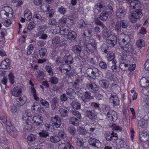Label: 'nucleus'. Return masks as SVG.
Listing matches in <instances>:
<instances>
[{"mask_svg":"<svg viewBox=\"0 0 149 149\" xmlns=\"http://www.w3.org/2000/svg\"><path fill=\"white\" fill-rule=\"evenodd\" d=\"M27 101V98L25 96H19L16 99L13 106L11 108V111L13 113L17 112V109H19L24 105Z\"/></svg>","mask_w":149,"mask_h":149,"instance_id":"1","label":"nucleus"},{"mask_svg":"<svg viewBox=\"0 0 149 149\" xmlns=\"http://www.w3.org/2000/svg\"><path fill=\"white\" fill-rule=\"evenodd\" d=\"M143 16L141 10L139 8L136 9L132 13H130L128 15V19L132 23L136 22L138 19Z\"/></svg>","mask_w":149,"mask_h":149,"instance_id":"2","label":"nucleus"},{"mask_svg":"<svg viewBox=\"0 0 149 149\" xmlns=\"http://www.w3.org/2000/svg\"><path fill=\"white\" fill-rule=\"evenodd\" d=\"M127 13V10L123 7H118L116 8V15L117 18L123 19Z\"/></svg>","mask_w":149,"mask_h":149,"instance_id":"3","label":"nucleus"},{"mask_svg":"<svg viewBox=\"0 0 149 149\" xmlns=\"http://www.w3.org/2000/svg\"><path fill=\"white\" fill-rule=\"evenodd\" d=\"M106 41L108 46L113 47L117 44V37L115 35H110L107 37Z\"/></svg>","mask_w":149,"mask_h":149,"instance_id":"4","label":"nucleus"},{"mask_svg":"<svg viewBox=\"0 0 149 149\" xmlns=\"http://www.w3.org/2000/svg\"><path fill=\"white\" fill-rule=\"evenodd\" d=\"M119 49L123 53H132L133 52L134 49L132 45L129 43H127L125 46L120 44Z\"/></svg>","mask_w":149,"mask_h":149,"instance_id":"5","label":"nucleus"},{"mask_svg":"<svg viewBox=\"0 0 149 149\" xmlns=\"http://www.w3.org/2000/svg\"><path fill=\"white\" fill-rule=\"evenodd\" d=\"M6 129L9 134L12 136L15 137L17 135V132L15 127L12 125L10 122L7 123Z\"/></svg>","mask_w":149,"mask_h":149,"instance_id":"6","label":"nucleus"},{"mask_svg":"<svg viewBox=\"0 0 149 149\" xmlns=\"http://www.w3.org/2000/svg\"><path fill=\"white\" fill-rule=\"evenodd\" d=\"M51 121L53 125L56 128L60 127L62 124L60 118L57 115L52 117Z\"/></svg>","mask_w":149,"mask_h":149,"instance_id":"7","label":"nucleus"},{"mask_svg":"<svg viewBox=\"0 0 149 149\" xmlns=\"http://www.w3.org/2000/svg\"><path fill=\"white\" fill-rule=\"evenodd\" d=\"M86 88L91 92H95L98 91L99 87L93 81H89L86 84Z\"/></svg>","mask_w":149,"mask_h":149,"instance_id":"8","label":"nucleus"},{"mask_svg":"<svg viewBox=\"0 0 149 149\" xmlns=\"http://www.w3.org/2000/svg\"><path fill=\"white\" fill-rule=\"evenodd\" d=\"M88 142L89 145L97 148H99L101 146V143L94 138L90 137Z\"/></svg>","mask_w":149,"mask_h":149,"instance_id":"9","label":"nucleus"},{"mask_svg":"<svg viewBox=\"0 0 149 149\" xmlns=\"http://www.w3.org/2000/svg\"><path fill=\"white\" fill-rule=\"evenodd\" d=\"M86 72L89 74L91 77L92 76L93 77H94L95 78L96 77L98 76L99 70L94 67L88 68L86 70Z\"/></svg>","mask_w":149,"mask_h":149,"instance_id":"10","label":"nucleus"},{"mask_svg":"<svg viewBox=\"0 0 149 149\" xmlns=\"http://www.w3.org/2000/svg\"><path fill=\"white\" fill-rule=\"evenodd\" d=\"M96 43L94 40L86 44L85 45L86 48L88 49V52L91 53L95 52L96 51Z\"/></svg>","mask_w":149,"mask_h":149,"instance_id":"11","label":"nucleus"},{"mask_svg":"<svg viewBox=\"0 0 149 149\" xmlns=\"http://www.w3.org/2000/svg\"><path fill=\"white\" fill-rule=\"evenodd\" d=\"M107 117L111 121H115L118 118V116L116 112L112 110H109L107 113Z\"/></svg>","mask_w":149,"mask_h":149,"instance_id":"12","label":"nucleus"},{"mask_svg":"<svg viewBox=\"0 0 149 149\" xmlns=\"http://www.w3.org/2000/svg\"><path fill=\"white\" fill-rule=\"evenodd\" d=\"M60 71L63 73L69 72L71 69V66L67 64H63L59 67Z\"/></svg>","mask_w":149,"mask_h":149,"instance_id":"13","label":"nucleus"},{"mask_svg":"<svg viewBox=\"0 0 149 149\" xmlns=\"http://www.w3.org/2000/svg\"><path fill=\"white\" fill-rule=\"evenodd\" d=\"M115 138L113 140H114L117 139L118 137L116 133L114 134L113 133H110L109 132H107L105 136V139L107 141H111L113 140V138Z\"/></svg>","mask_w":149,"mask_h":149,"instance_id":"14","label":"nucleus"},{"mask_svg":"<svg viewBox=\"0 0 149 149\" xmlns=\"http://www.w3.org/2000/svg\"><path fill=\"white\" fill-rule=\"evenodd\" d=\"M10 92L13 96L15 97H19L21 95L22 91L21 88L16 87L13 89Z\"/></svg>","mask_w":149,"mask_h":149,"instance_id":"15","label":"nucleus"},{"mask_svg":"<svg viewBox=\"0 0 149 149\" xmlns=\"http://www.w3.org/2000/svg\"><path fill=\"white\" fill-rule=\"evenodd\" d=\"M10 59L7 58L1 61L0 65V69H7L10 67Z\"/></svg>","mask_w":149,"mask_h":149,"instance_id":"16","label":"nucleus"},{"mask_svg":"<svg viewBox=\"0 0 149 149\" xmlns=\"http://www.w3.org/2000/svg\"><path fill=\"white\" fill-rule=\"evenodd\" d=\"M139 136V139L142 142L145 143L149 140V134L146 132H140Z\"/></svg>","mask_w":149,"mask_h":149,"instance_id":"17","label":"nucleus"},{"mask_svg":"<svg viewBox=\"0 0 149 149\" xmlns=\"http://www.w3.org/2000/svg\"><path fill=\"white\" fill-rule=\"evenodd\" d=\"M86 116L90 119L92 120H95L97 118L96 114L92 110H86L85 112Z\"/></svg>","mask_w":149,"mask_h":149,"instance_id":"18","label":"nucleus"},{"mask_svg":"<svg viewBox=\"0 0 149 149\" xmlns=\"http://www.w3.org/2000/svg\"><path fill=\"white\" fill-rule=\"evenodd\" d=\"M66 94L68 95V97L71 100L74 99V95L75 93L74 91L72 88H67L66 90Z\"/></svg>","mask_w":149,"mask_h":149,"instance_id":"19","label":"nucleus"},{"mask_svg":"<svg viewBox=\"0 0 149 149\" xmlns=\"http://www.w3.org/2000/svg\"><path fill=\"white\" fill-rule=\"evenodd\" d=\"M32 120L34 123L37 126L39 125L42 122V117L39 115L34 116Z\"/></svg>","mask_w":149,"mask_h":149,"instance_id":"20","label":"nucleus"},{"mask_svg":"<svg viewBox=\"0 0 149 149\" xmlns=\"http://www.w3.org/2000/svg\"><path fill=\"white\" fill-rule=\"evenodd\" d=\"M58 30L60 34L64 35L67 34L70 31V29L67 26H62L61 27H58Z\"/></svg>","mask_w":149,"mask_h":149,"instance_id":"21","label":"nucleus"},{"mask_svg":"<svg viewBox=\"0 0 149 149\" xmlns=\"http://www.w3.org/2000/svg\"><path fill=\"white\" fill-rule=\"evenodd\" d=\"M140 6L139 2L135 0L130 2V7L131 10L139 9Z\"/></svg>","mask_w":149,"mask_h":149,"instance_id":"22","label":"nucleus"},{"mask_svg":"<svg viewBox=\"0 0 149 149\" xmlns=\"http://www.w3.org/2000/svg\"><path fill=\"white\" fill-rule=\"evenodd\" d=\"M89 92L86 91L84 95H82L81 98L82 101V103L85 105L89 101Z\"/></svg>","mask_w":149,"mask_h":149,"instance_id":"23","label":"nucleus"},{"mask_svg":"<svg viewBox=\"0 0 149 149\" xmlns=\"http://www.w3.org/2000/svg\"><path fill=\"white\" fill-rule=\"evenodd\" d=\"M110 100L111 102L113 103L114 106L118 105L119 103V100L116 95H111L110 98Z\"/></svg>","mask_w":149,"mask_h":149,"instance_id":"24","label":"nucleus"},{"mask_svg":"<svg viewBox=\"0 0 149 149\" xmlns=\"http://www.w3.org/2000/svg\"><path fill=\"white\" fill-rule=\"evenodd\" d=\"M105 6V4L104 3L100 2L95 5L94 8L95 9H97L98 11L101 12L102 10H104Z\"/></svg>","mask_w":149,"mask_h":149,"instance_id":"25","label":"nucleus"},{"mask_svg":"<svg viewBox=\"0 0 149 149\" xmlns=\"http://www.w3.org/2000/svg\"><path fill=\"white\" fill-rule=\"evenodd\" d=\"M141 86L145 88L149 85V80H148L145 77H143L141 79L140 81Z\"/></svg>","mask_w":149,"mask_h":149,"instance_id":"26","label":"nucleus"},{"mask_svg":"<svg viewBox=\"0 0 149 149\" xmlns=\"http://www.w3.org/2000/svg\"><path fill=\"white\" fill-rule=\"evenodd\" d=\"M80 81V80L78 79L76 80L73 83H72V88H75L76 91L78 92H81V91H80V88L79 83Z\"/></svg>","mask_w":149,"mask_h":149,"instance_id":"27","label":"nucleus"},{"mask_svg":"<svg viewBox=\"0 0 149 149\" xmlns=\"http://www.w3.org/2000/svg\"><path fill=\"white\" fill-rule=\"evenodd\" d=\"M32 109L35 112L39 113L41 109V106L37 103H34L32 107Z\"/></svg>","mask_w":149,"mask_h":149,"instance_id":"28","label":"nucleus"},{"mask_svg":"<svg viewBox=\"0 0 149 149\" xmlns=\"http://www.w3.org/2000/svg\"><path fill=\"white\" fill-rule=\"evenodd\" d=\"M39 54L40 57L41 58H45L47 54V49L45 48H41L39 50Z\"/></svg>","mask_w":149,"mask_h":149,"instance_id":"29","label":"nucleus"},{"mask_svg":"<svg viewBox=\"0 0 149 149\" xmlns=\"http://www.w3.org/2000/svg\"><path fill=\"white\" fill-rule=\"evenodd\" d=\"M72 50L75 54H79L81 52V48L79 45H75L72 47Z\"/></svg>","mask_w":149,"mask_h":149,"instance_id":"30","label":"nucleus"},{"mask_svg":"<svg viewBox=\"0 0 149 149\" xmlns=\"http://www.w3.org/2000/svg\"><path fill=\"white\" fill-rule=\"evenodd\" d=\"M99 84L100 86L103 88L107 89L108 88L109 82L106 80H102L99 81Z\"/></svg>","mask_w":149,"mask_h":149,"instance_id":"31","label":"nucleus"},{"mask_svg":"<svg viewBox=\"0 0 149 149\" xmlns=\"http://www.w3.org/2000/svg\"><path fill=\"white\" fill-rule=\"evenodd\" d=\"M77 34L74 31L69 32L67 34V37L70 40H74L77 37Z\"/></svg>","mask_w":149,"mask_h":149,"instance_id":"32","label":"nucleus"},{"mask_svg":"<svg viewBox=\"0 0 149 149\" xmlns=\"http://www.w3.org/2000/svg\"><path fill=\"white\" fill-rule=\"evenodd\" d=\"M69 120L70 123L75 126L78 125L79 122V119L73 117L70 118Z\"/></svg>","mask_w":149,"mask_h":149,"instance_id":"33","label":"nucleus"},{"mask_svg":"<svg viewBox=\"0 0 149 149\" xmlns=\"http://www.w3.org/2000/svg\"><path fill=\"white\" fill-rule=\"evenodd\" d=\"M71 107L74 109L78 110L80 109L81 104L76 101H72L70 103Z\"/></svg>","mask_w":149,"mask_h":149,"instance_id":"34","label":"nucleus"},{"mask_svg":"<svg viewBox=\"0 0 149 149\" xmlns=\"http://www.w3.org/2000/svg\"><path fill=\"white\" fill-rule=\"evenodd\" d=\"M64 57L65 63H69L70 64L73 63L72 57L71 56L69 55H65Z\"/></svg>","mask_w":149,"mask_h":149,"instance_id":"35","label":"nucleus"},{"mask_svg":"<svg viewBox=\"0 0 149 149\" xmlns=\"http://www.w3.org/2000/svg\"><path fill=\"white\" fill-rule=\"evenodd\" d=\"M109 15L108 14L106 13V12L103 10L100 15L99 17L102 21H106Z\"/></svg>","mask_w":149,"mask_h":149,"instance_id":"36","label":"nucleus"},{"mask_svg":"<svg viewBox=\"0 0 149 149\" xmlns=\"http://www.w3.org/2000/svg\"><path fill=\"white\" fill-rule=\"evenodd\" d=\"M120 24L122 26L123 29L126 28L129 25V22L128 21L125 19L121 20L119 22Z\"/></svg>","mask_w":149,"mask_h":149,"instance_id":"37","label":"nucleus"},{"mask_svg":"<svg viewBox=\"0 0 149 149\" xmlns=\"http://www.w3.org/2000/svg\"><path fill=\"white\" fill-rule=\"evenodd\" d=\"M59 111L61 115L63 117H65L68 116V111L65 109L59 107Z\"/></svg>","mask_w":149,"mask_h":149,"instance_id":"38","label":"nucleus"},{"mask_svg":"<svg viewBox=\"0 0 149 149\" xmlns=\"http://www.w3.org/2000/svg\"><path fill=\"white\" fill-rule=\"evenodd\" d=\"M122 26L120 24V23H119V22H116L115 27V31L118 33L121 32L123 31L122 30Z\"/></svg>","mask_w":149,"mask_h":149,"instance_id":"39","label":"nucleus"},{"mask_svg":"<svg viewBox=\"0 0 149 149\" xmlns=\"http://www.w3.org/2000/svg\"><path fill=\"white\" fill-rule=\"evenodd\" d=\"M119 37L121 39L122 38V40L120 39V40H121L122 42L125 44V43H127L126 41L127 40L128 38H129V36L127 35H125L124 34H121Z\"/></svg>","mask_w":149,"mask_h":149,"instance_id":"40","label":"nucleus"},{"mask_svg":"<svg viewBox=\"0 0 149 149\" xmlns=\"http://www.w3.org/2000/svg\"><path fill=\"white\" fill-rule=\"evenodd\" d=\"M113 8L112 6H108L104 9L103 10L106 12V13L109 15L112 14L113 13Z\"/></svg>","mask_w":149,"mask_h":149,"instance_id":"41","label":"nucleus"},{"mask_svg":"<svg viewBox=\"0 0 149 149\" xmlns=\"http://www.w3.org/2000/svg\"><path fill=\"white\" fill-rule=\"evenodd\" d=\"M46 27L45 25H41L37 27V30L38 31V34H41L44 33V31L45 30Z\"/></svg>","mask_w":149,"mask_h":149,"instance_id":"42","label":"nucleus"},{"mask_svg":"<svg viewBox=\"0 0 149 149\" xmlns=\"http://www.w3.org/2000/svg\"><path fill=\"white\" fill-rule=\"evenodd\" d=\"M50 140L52 142L56 143L60 140V138L58 136L54 135L51 137Z\"/></svg>","mask_w":149,"mask_h":149,"instance_id":"43","label":"nucleus"},{"mask_svg":"<svg viewBox=\"0 0 149 149\" xmlns=\"http://www.w3.org/2000/svg\"><path fill=\"white\" fill-rule=\"evenodd\" d=\"M139 126L141 128H144L146 125V123L144 119L142 118L139 120L138 122Z\"/></svg>","mask_w":149,"mask_h":149,"instance_id":"44","label":"nucleus"},{"mask_svg":"<svg viewBox=\"0 0 149 149\" xmlns=\"http://www.w3.org/2000/svg\"><path fill=\"white\" fill-rule=\"evenodd\" d=\"M115 54L113 52H109L107 55V58L108 61H111L113 59H114Z\"/></svg>","mask_w":149,"mask_h":149,"instance_id":"45","label":"nucleus"},{"mask_svg":"<svg viewBox=\"0 0 149 149\" xmlns=\"http://www.w3.org/2000/svg\"><path fill=\"white\" fill-rule=\"evenodd\" d=\"M49 81L51 85L56 84L58 82V79L56 77H52L50 78Z\"/></svg>","mask_w":149,"mask_h":149,"instance_id":"46","label":"nucleus"},{"mask_svg":"<svg viewBox=\"0 0 149 149\" xmlns=\"http://www.w3.org/2000/svg\"><path fill=\"white\" fill-rule=\"evenodd\" d=\"M58 11L61 14L64 15L67 12L66 8L62 6H60L58 8Z\"/></svg>","mask_w":149,"mask_h":149,"instance_id":"47","label":"nucleus"},{"mask_svg":"<svg viewBox=\"0 0 149 149\" xmlns=\"http://www.w3.org/2000/svg\"><path fill=\"white\" fill-rule=\"evenodd\" d=\"M50 7V6L49 5L46 4H42L40 6L41 9L45 12H47V10L49 9Z\"/></svg>","mask_w":149,"mask_h":149,"instance_id":"48","label":"nucleus"},{"mask_svg":"<svg viewBox=\"0 0 149 149\" xmlns=\"http://www.w3.org/2000/svg\"><path fill=\"white\" fill-rule=\"evenodd\" d=\"M136 45L139 47L141 48L145 45V42L144 40L139 39L136 42Z\"/></svg>","mask_w":149,"mask_h":149,"instance_id":"49","label":"nucleus"},{"mask_svg":"<svg viewBox=\"0 0 149 149\" xmlns=\"http://www.w3.org/2000/svg\"><path fill=\"white\" fill-rule=\"evenodd\" d=\"M33 18H36L37 19L38 22H40L42 21V16L38 13H35L33 15Z\"/></svg>","mask_w":149,"mask_h":149,"instance_id":"50","label":"nucleus"},{"mask_svg":"<svg viewBox=\"0 0 149 149\" xmlns=\"http://www.w3.org/2000/svg\"><path fill=\"white\" fill-rule=\"evenodd\" d=\"M41 104L45 108H48L49 107V103L45 100L42 99L40 101Z\"/></svg>","mask_w":149,"mask_h":149,"instance_id":"51","label":"nucleus"},{"mask_svg":"<svg viewBox=\"0 0 149 149\" xmlns=\"http://www.w3.org/2000/svg\"><path fill=\"white\" fill-rule=\"evenodd\" d=\"M79 21L80 28L81 29H84L87 27V24L85 23V22L83 19H80Z\"/></svg>","mask_w":149,"mask_h":149,"instance_id":"52","label":"nucleus"},{"mask_svg":"<svg viewBox=\"0 0 149 149\" xmlns=\"http://www.w3.org/2000/svg\"><path fill=\"white\" fill-rule=\"evenodd\" d=\"M36 26V24L34 22H31L28 24L27 29L28 30H31Z\"/></svg>","mask_w":149,"mask_h":149,"instance_id":"53","label":"nucleus"},{"mask_svg":"<svg viewBox=\"0 0 149 149\" xmlns=\"http://www.w3.org/2000/svg\"><path fill=\"white\" fill-rule=\"evenodd\" d=\"M9 82L11 84H13L14 82V76L12 73H10L8 75Z\"/></svg>","mask_w":149,"mask_h":149,"instance_id":"54","label":"nucleus"},{"mask_svg":"<svg viewBox=\"0 0 149 149\" xmlns=\"http://www.w3.org/2000/svg\"><path fill=\"white\" fill-rule=\"evenodd\" d=\"M60 38L58 37H54L52 40V44L55 45L58 44L60 42Z\"/></svg>","mask_w":149,"mask_h":149,"instance_id":"55","label":"nucleus"},{"mask_svg":"<svg viewBox=\"0 0 149 149\" xmlns=\"http://www.w3.org/2000/svg\"><path fill=\"white\" fill-rule=\"evenodd\" d=\"M33 49V45H29L28 48L26 53L28 55H30L32 52Z\"/></svg>","mask_w":149,"mask_h":149,"instance_id":"56","label":"nucleus"},{"mask_svg":"<svg viewBox=\"0 0 149 149\" xmlns=\"http://www.w3.org/2000/svg\"><path fill=\"white\" fill-rule=\"evenodd\" d=\"M45 69L46 71L51 76H52L53 74V72L51 67L47 65L46 66Z\"/></svg>","mask_w":149,"mask_h":149,"instance_id":"57","label":"nucleus"},{"mask_svg":"<svg viewBox=\"0 0 149 149\" xmlns=\"http://www.w3.org/2000/svg\"><path fill=\"white\" fill-rule=\"evenodd\" d=\"M31 115L30 113L25 112L23 115V119L25 120H28L29 119V118L31 117Z\"/></svg>","mask_w":149,"mask_h":149,"instance_id":"58","label":"nucleus"},{"mask_svg":"<svg viewBox=\"0 0 149 149\" xmlns=\"http://www.w3.org/2000/svg\"><path fill=\"white\" fill-rule=\"evenodd\" d=\"M69 20L68 18H62L59 19V22L60 24H65Z\"/></svg>","mask_w":149,"mask_h":149,"instance_id":"59","label":"nucleus"},{"mask_svg":"<svg viewBox=\"0 0 149 149\" xmlns=\"http://www.w3.org/2000/svg\"><path fill=\"white\" fill-rule=\"evenodd\" d=\"M71 112L72 114L78 118H80L81 117V114L79 112L75 110H72L71 111Z\"/></svg>","mask_w":149,"mask_h":149,"instance_id":"60","label":"nucleus"},{"mask_svg":"<svg viewBox=\"0 0 149 149\" xmlns=\"http://www.w3.org/2000/svg\"><path fill=\"white\" fill-rule=\"evenodd\" d=\"M68 131L70 134L73 136L75 135V130L73 127H70L68 128Z\"/></svg>","mask_w":149,"mask_h":149,"instance_id":"61","label":"nucleus"},{"mask_svg":"<svg viewBox=\"0 0 149 149\" xmlns=\"http://www.w3.org/2000/svg\"><path fill=\"white\" fill-rule=\"evenodd\" d=\"M39 134L40 136L43 137H46L49 136V133L46 131L43 130Z\"/></svg>","mask_w":149,"mask_h":149,"instance_id":"62","label":"nucleus"},{"mask_svg":"<svg viewBox=\"0 0 149 149\" xmlns=\"http://www.w3.org/2000/svg\"><path fill=\"white\" fill-rule=\"evenodd\" d=\"M36 138V135L33 134H30L28 136L27 139L29 141H32L35 140Z\"/></svg>","mask_w":149,"mask_h":149,"instance_id":"63","label":"nucleus"},{"mask_svg":"<svg viewBox=\"0 0 149 149\" xmlns=\"http://www.w3.org/2000/svg\"><path fill=\"white\" fill-rule=\"evenodd\" d=\"M129 65L127 64H124V63H121L120 65V68L123 71H125L127 69L125 68L128 67Z\"/></svg>","mask_w":149,"mask_h":149,"instance_id":"64","label":"nucleus"}]
</instances>
